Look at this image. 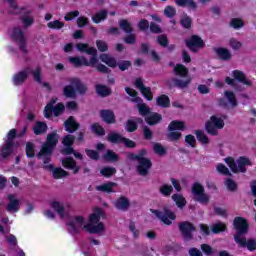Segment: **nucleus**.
I'll use <instances>...</instances> for the list:
<instances>
[{"label":"nucleus","instance_id":"f257e3e1","mask_svg":"<svg viewBox=\"0 0 256 256\" xmlns=\"http://www.w3.org/2000/svg\"><path fill=\"white\" fill-rule=\"evenodd\" d=\"M76 49L80 51V53H86L87 55H92L90 61L87 60L85 56H75L69 57V63H72L74 67H93L97 65L99 59H97V48L89 47L87 43H78L76 44Z\"/></svg>","mask_w":256,"mask_h":256},{"label":"nucleus","instance_id":"f03ea898","mask_svg":"<svg viewBox=\"0 0 256 256\" xmlns=\"http://www.w3.org/2000/svg\"><path fill=\"white\" fill-rule=\"evenodd\" d=\"M58 143L59 134H57V131L47 134L46 141L42 144L41 149L37 154V159H42L44 165L51 163V157H53V152Z\"/></svg>","mask_w":256,"mask_h":256},{"label":"nucleus","instance_id":"7ed1b4c3","mask_svg":"<svg viewBox=\"0 0 256 256\" xmlns=\"http://www.w3.org/2000/svg\"><path fill=\"white\" fill-rule=\"evenodd\" d=\"M105 213L102 208L96 207L93 210V213L90 214L88 218V223L85 224L82 229L91 235H97L99 233H103L105 231V224L101 221V217H103Z\"/></svg>","mask_w":256,"mask_h":256},{"label":"nucleus","instance_id":"20e7f679","mask_svg":"<svg viewBox=\"0 0 256 256\" xmlns=\"http://www.w3.org/2000/svg\"><path fill=\"white\" fill-rule=\"evenodd\" d=\"M128 159H130V161L138 162L136 171L139 175L142 177H147V175H149V169L153 167V162H151V159L147 158V149L142 148L139 150L138 154L129 153Z\"/></svg>","mask_w":256,"mask_h":256},{"label":"nucleus","instance_id":"39448f33","mask_svg":"<svg viewBox=\"0 0 256 256\" xmlns=\"http://www.w3.org/2000/svg\"><path fill=\"white\" fill-rule=\"evenodd\" d=\"M17 137V130L11 129L7 134V139L3 146L0 148V156L2 159H9L15 151V138Z\"/></svg>","mask_w":256,"mask_h":256},{"label":"nucleus","instance_id":"423d86ee","mask_svg":"<svg viewBox=\"0 0 256 256\" xmlns=\"http://www.w3.org/2000/svg\"><path fill=\"white\" fill-rule=\"evenodd\" d=\"M223 127H225V121L215 115H212L210 120L205 123V131L208 135H212V137H217L219 135L217 129H223Z\"/></svg>","mask_w":256,"mask_h":256},{"label":"nucleus","instance_id":"0eeeda50","mask_svg":"<svg viewBox=\"0 0 256 256\" xmlns=\"http://www.w3.org/2000/svg\"><path fill=\"white\" fill-rule=\"evenodd\" d=\"M150 213H153L159 221H161L164 225H173V221L177 219V215L175 212L171 211L168 207H163V212L157 209H150Z\"/></svg>","mask_w":256,"mask_h":256},{"label":"nucleus","instance_id":"6e6552de","mask_svg":"<svg viewBox=\"0 0 256 256\" xmlns=\"http://www.w3.org/2000/svg\"><path fill=\"white\" fill-rule=\"evenodd\" d=\"M234 229L236 233L234 235V241L241 239V235H247L249 233V221L241 216H236L233 220Z\"/></svg>","mask_w":256,"mask_h":256},{"label":"nucleus","instance_id":"1a4fd4ad","mask_svg":"<svg viewBox=\"0 0 256 256\" xmlns=\"http://www.w3.org/2000/svg\"><path fill=\"white\" fill-rule=\"evenodd\" d=\"M192 194L194 195V197H196V201H198V203H201V205H207V203L211 201L209 195L205 193V187H203L199 182H195L192 185Z\"/></svg>","mask_w":256,"mask_h":256},{"label":"nucleus","instance_id":"9d476101","mask_svg":"<svg viewBox=\"0 0 256 256\" xmlns=\"http://www.w3.org/2000/svg\"><path fill=\"white\" fill-rule=\"evenodd\" d=\"M185 45L192 53H199V49H204L205 41L199 35H192L185 40Z\"/></svg>","mask_w":256,"mask_h":256},{"label":"nucleus","instance_id":"9b49d317","mask_svg":"<svg viewBox=\"0 0 256 256\" xmlns=\"http://www.w3.org/2000/svg\"><path fill=\"white\" fill-rule=\"evenodd\" d=\"M178 229L184 239L191 241L193 239V232L197 231L195 224L189 221H183L178 224Z\"/></svg>","mask_w":256,"mask_h":256},{"label":"nucleus","instance_id":"f8f14e48","mask_svg":"<svg viewBox=\"0 0 256 256\" xmlns=\"http://www.w3.org/2000/svg\"><path fill=\"white\" fill-rule=\"evenodd\" d=\"M84 223L85 217L81 215L74 216L73 220L67 223L68 227H70L69 233L72 235H79V228L83 227Z\"/></svg>","mask_w":256,"mask_h":256},{"label":"nucleus","instance_id":"ddd939ff","mask_svg":"<svg viewBox=\"0 0 256 256\" xmlns=\"http://www.w3.org/2000/svg\"><path fill=\"white\" fill-rule=\"evenodd\" d=\"M31 71L30 67H26L24 70L19 71L18 73L13 75L12 82L13 85L19 87V85H23L29 79V72Z\"/></svg>","mask_w":256,"mask_h":256},{"label":"nucleus","instance_id":"4468645a","mask_svg":"<svg viewBox=\"0 0 256 256\" xmlns=\"http://www.w3.org/2000/svg\"><path fill=\"white\" fill-rule=\"evenodd\" d=\"M43 169L45 171H52V177L53 179H63V177L69 176V172L63 170V168H55L53 164H44Z\"/></svg>","mask_w":256,"mask_h":256},{"label":"nucleus","instance_id":"2eb2a0df","mask_svg":"<svg viewBox=\"0 0 256 256\" xmlns=\"http://www.w3.org/2000/svg\"><path fill=\"white\" fill-rule=\"evenodd\" d=\"M190 84L191 78H187L185 81L178 78H172L166 82L168 89H173V87H177L178 89H187Z\"/></svg>","mask_w":256,"mask_h":256},{"label":"nucleus","instance_id":"dca6fc26","mask_svg":"<svg viewBox=\"0 0 256 256\" xmlns=\"http://www.w3.org/2000/svg\"><path fill=\"white\" fill-rule=\"evenodd\" d=\"M62 166L64 169L73 171L74 175H77L81 169V167L77 165V161H75V159L71 156L62 159Z\"/></svg>","mask_w":256,"mask_h":256},{"label":"nucleus","instance_id":"f3484780","mask_svg":"<svg viewBox=\"0 0 256 256\" xmlns=\"http://www.w3.org/2000/svg\"><path fill=\"white\" fill-rule=\"evenodd\" d=\"M100 117L104 123H107V125H113L117 123L115 112H113L111 109L100 110Z\"/></svg>","mask_w":256,"mask_h":256},{"label":"nucleus","instance_id":"a211bd4d","mask_svg":"<svg viewBox=\"0 0 256 256\" xmlns=\"http://www.w3.org/2000/svg\"><path fill=\"white\" fill-rule=\"evenodd\" d=\"M235 243L239 244L240 247H247L248 251H256V240L253 238L242 237L237 239Z\"/></svg>","mask_w":256,"mask_h":256},{"label":"nucleus","instance_id":"6ab92c4d","mask_svg":"<svg viewBox=\"0 0 256 256\" xmlns=\"http://www.w3.org/2000/svg\"><path fill=\"white\" fill-rule=\"evenodd\" d=\"M114 207L118 211H129V207H131V202L128 200L125 196H120L116 201L114 202Z\"/></svg>","mask_w":256,"mask_h":256},{"label":"nucleus","instance_id":"aec40b11","mask_svg":"<svg viewBox=\"0 0 256 256\" xmlns=\"http://www.w3.org/2000/svg\"><path fill=\"white\" fill-rule=\"evenodd\" d=\"M65 131L67 133H75V131H78L79 127L81 125L75 120V117L70 116L68 119L64 122Z\"/></svg>","mask_w":256,"mask_h":256},{"label":"nucleus","instance_id":"412c9836","mask_svg":"<svg viewBox=\"0 0 256 256\" xmlns=\"http://www.w3.org/2000/svg\"><path fill=\"white\" fill-rule=\"evenodd\" d=\"M144 121L147 125L153 127L154 125H158V123H161V121H163V116L157 112H151L149 116H146L144 118Z\"/></svg>","mask_w":256,"mask_h":256},{"label":"nucleus","instance_id":"4be33fe9","mask_svg":"<svg viewBox=\"0 0 256 256\" xmlns=\"http://www.w3.org/2000/svg\"><path fill=\"white\" fill-rule=\"evenodd\" d=\"M9 203L6 206V211L9 213H17L19 211V199L15 198V195H8Z\"/></svg>","mask_w":256,"mask_h":256},{"label":"nucleus","instance_id":"5701e85b","mask_svg":"<svg viewBox=\"0 0 256 256\" xmlns=\"http://www.w3.org/2000/svg\"><path fill=\"white\" fill-rule=\"evenodd\" d=\"M214 52L220 61H231V57H233L231 51H229L227 48L218 47L214 49Z\"/></svg>","mask_w":256,"mask_h":256},{"label":"nucleus","instance_id":"b1692460","mask_svg":"<svg viewBox=\"0 0 256 256\" xmlns=\"http://www.w3.org/2000/svg\"><path fill=\"white\" fill-rule=\"evenodd\" d=\"M232 75L238 83H242L243 85H247L248 87H251L252 83L251 80L247 79V75L241 70H234L232 71Z\"/></svg>","mask_w":256,"mask_h":256},{"label":"nucleus","instance_id":"393cba45","mask_svg":"<svg viewBox=\"0 0 256 256\" xmlns=\"http://www.w3.org/2000/svg\"><path fill=\"white\" fill-rule=\"evenodd\" d=\"M177 7H186L188 11H197V2L195 0H174Z\"/></svg>","mask_w":256,"mask_h":256},{"label":"nucleus","instance_id":"a878e982","mask_svg":"<svg viewBox=\"0 0 256 256\" xmlns=\"http://www.w3.org/2000/svg\"><path fill=\"white\" fill-rule=\"evenodd\" d=\"M70 83L73 85V87H75V91H77L79 95H85V93H87V87L85 84L81 83L79 78H72Z\"/></svg>","mask_w":256,"mask_h":256},{"label":"nucleus","instance_id":"bb28decb","mask_svg":"<svg viewBox=\"0 0 256 256\" xmlns=\"http://www.w3.org/2000/svg\"><path fill=\"white\" fill-rule=\"evenodd\" d=\"M47 129H49V127L46 122L37 121L32 128V131L34 135H45V133H47Z\"/></svg>","mask_w":256,"mask_h":256},{"label":"nucleus","instance_id":"cd10ccee","mask_svg":"<svg viewBox=\"0 0 256 256\" xmlns=\"http://www.w3.org/2000/svg\"><path fill=\"white\" fill-rule=\"evenodd\" d=\"M156 105L162 109H168L171 107V99L166 94H161L156 98Z\"/></svg>","mask_w":256,"mask_h":256},{"label":"nucleus","instance_id":"c85d7f7f","mask_svg":"<svg viewBox=\"0 0 256 256\" xmlns=\"http://www.w3.org/2000/svg\"><path fill=\"white\" fill-rule=\"evenodd\" d=\"M124 139L125 137L117 132H110L107 135V141L113 145H119V143H123Z\"/></svg>","mask_w":256,"mask_h":256},{"label":"nucleus","instance_id":"c756f323","mask_svg":"<svg viewBox=\"0 0 256 256\" xmlns=\"http://www.w3.org/2000/svg\"><path fill=\"white\" fill-rule=\"evenodd\" d=\"M253 163H251V160L245 156H240L238 158V171L240 173H247V166H251Z\"/></svg>","mask_w":256,"mask_h":256},{"label":"nucleus","instance_id":"7c9ffc66","mask_svg":"<svg viewBox=\"0 0 256 256\" xmlns=\"http://www.w3.org/2000/svg\"><path fill=\"white\" fill-rule=\"evenodd\" d=\"M174 75H176V77H182L185 78L187 77V75H189V69L187 67H185V65L183 64H176L174 66Z\"/></svg>","mask_w":256,"mask_h":256},{"label":"nucleus","instance_id":"2f4dec72","mask_svg":"<svg viewBox=\"0 0 256 256\" xmlns=\"http://www.w3.org/2000/svg\"><path fill=\"white\" fill-rule=\"evenodd\" d=\"M108 15H109V11H107V9L100 10L94 16H92V21L96 25H99L101 21L107 20Z\"/></svg>","mask_w":256,"mask_h":256},{"label":"nucleus","instance_id":"473e14b6","mask_svg":"<svg viewBox=\"0 0 256 256\" xmlns=\"http://www.w3.org/2000/svg\"><path fill=\"white\" fill-rule=\"evenodd\" d=\"M100 59L102 63H105L108 67H112V69H115L118 65L117 60L109 56V54H101Z\"/></svg>","mask_w":256,"mask_h":256},{"label":"nucleus","instance_id":"72a5a7b5","mask_svg":"<svg viewBox=\"0 0 256 256\" xmlns=\"http://www.w3.org/2000/svg\"><path fill=\"white\" fill-rule=\"evenodd\" d=\"M185 129V122L181 120H173L168 125V131H183Z\"/></svg>","mask_w":256,"mask_h":256},{"label":"nucleus","instance_id":"f704fd0d","mask_svg":"<svg viewBox=\"0 0 256 256\" xmlns=\"http://www.w3.org/2000/svg\"><path fill=\"white\" fill-rule=\"evenodd\" d=\"M113 187H117V183L107 182L102 185L96 186V191H101L102 193H113Z\"/></svg>","mask_w":256,"mask_h":256},{"label":"nucleus","instance_id":"c9c22d12","mask_svg":"<svg viewBox=\"0 0 256 256\" xmlns=\"http://www.w3.org/2000/svg\"><path fill=\"white\" fill-rule=\"evenodd\" d=\"M50 207L54 209V211L58 213L61 218L65 217V206L63 203L59 201H52Z\"/></svg>","mask_w":256,"mask_h":256},{"label":"nucleus","instance_id":"e433bc0d","mask_svg":"<svg viewBox=\"0 0 256 256\" xmlns=\"http://www.w3.org/2000/svg\"><path fill=\"white\" fill-rule=\"evenodd\" d=\"M50 207L54 209V211L58 213L61 218L65 217V206L63 203L59 201H52Z\"/></svg>","mask_w":256,"mask_h":256},{"label":"nucleus","instance_id":"4c0bfd02","mask_svg":"<svg viewBox=\"0 0 256 256\" xmlns=\"http://www.w3.org/2000/svg\"><path fill=\"white\" fill-rule=\"evenodd\" d=\"M96 89V93L97 95H99V97H109V95H111V90L109 89V87L103 85V84H96L95 86Z\"/></svg>","mask_w":256,"mask_h":256},{"label":"nucleus","instance_id":"58836bf2","mask_svg":"<svg viewBox=\"0 0 256 256\" xmlns=\"http://www.w3.org/2000/svg\"><path fill=\"white\" fill-rule=\"evenodd\" d=\"M103 159L108 163H117V161H119V154L115 153L113 150H107L103 155Z\"/></svg>","mask_w":256,"mask_h":256},{"label":"nucleus","instance_id":"ea45409f","mask_svg":"<svg viewBox=\"0 0 256 256\" xmlns=\"http://www.w3.org/2000/svg\"><path fill=\"white\" fill-rule=\"evenodd\" d=\"M172 201L176 203L178 209H183L187 205V200L181 194H173Z\"/></svg>","mask_w":256,"mask_h":256},{"label":"nucleus","instance_id":"a19ab883","mask_svg":"<svg viewBox=\"0 0 256 256\" xmlns=\"http://www.w3.org/2000/svg\"><path fill=\"white\" fill-rule=\"evenodd\" d=\"M63 95H64V97H66L68 99H75V97H77V91L73 87V84L66 85L63 88Z\"/></svg>","mask_w":256,"mask_h":256},{"label":"nucleus","instance_id":"79ce46f5","mask_svg":"<svg viewBox=\"0 0 256 256\" xmlns=\"http://www.w3.org/2000/svg\"><path fill=\"white\" fill-rule=\"evenodd\" d=\"M30 14L31 10H27L25 15L21 16L20 18V21H22L25 29H27V27H31V25L35 23V19H33V17H29Z\"/></svg>","mask_w":256,"mask_h":256},{"label":"nucleus","instance_id":"37998d69","mask_svg":"<svg viewBox=\"0 0 256 256\" xmlns=\"http://www.w3.org/2000/svg\"><path fill=\"white\" fill-rule=\"evenodd\" d=\"M119 27L122 31H124V33H127V34L128 33H133V31H134L133 25L127 19L120 20L119 21Z\"/></svg>","mask_w":256,"mask_h":256},{"label":"nucleus","instance_id":"c03bdc74","mask_svg":"<svg viewBox=\"0 0 256 256\" xmlns=\"http://www.w3.org/2000/svg\"><path fill=\"white\" fill-rule=\"evenodd\" d=\"M194 135H196L197 141L201 143L202 145H209V137L205 135V131L203 130H196L194 132Z\"/></svg>","mask_w":256,"mask_h":256},{"label":"nucleus","instance_id":"a18cd8bd","mask_svg":"<svg viewBox=\"0 0 256 256\" xmlns=\"http://www.w3.org/2000/svg\"><path fill=\"white\" fill-rule=\"evenodd\" d=\"M115 173H117V169L115 167L104 166L100 170V175H102V177H106V179L113 177Z\"/></svg>","mask_w":256,"mask_h":256},{"label":"nucleus","instance_id":"49530a36","mask_svg":"<svg viewBox=\"0 0 256 256\" xmlns=\"http://www.w3.org/2000/svg\"><path fill=\"white\" fill-rule=\"evenodd\" d=\"M12 39L16 43H19L25 40V34L23 33V30H21L19 27L14 28L12 33Z\"/></svg>","mask_w":256,"mask_h":256},{"label":"nucleus","instance_id":"de8ad7c7","mask_svg":"<svg viewBox=\"0 0 256 256\" xmlns=\"http://www.w3.org/2000/svg\"><path fill=\"white\" fill-rule=\"evenodd\" d=\"M224 96L226 97L227 101L230 103L232 107H237V96H235V93L233 91L226 90L224 92Z\"/></svg>","mask_w":256,"mask_h":256},{"label":"nucleus","instance_id":"09e8293b","mask_svg":"<svg viewBox=\"0 0 256 256\" xmlns=\"http://www.w3.org/2000/svg\"><path fill=\"white\" fill-rule=\"evenodd\" d=\"M137 129H139V125L137 124V122L135 120L128 119L126 121L125 131H127V133H135V131H137Z\"/></svg>","mask_w":256,"mask_h":256},{"label":"nucleus","instance_id":"8fccbe9b","mask_svg":"<svg viewBox=\"0 0 256 256\" xmlns=\"http://www.w3.org/2000/svg\"><path fill=\"white\" fill-rule=\"evenodd\" d=\"M136 107L138 109L139 115H141L142 117H147L151 113V108L145 103L137 104Z\"/></svg>","mask_w":256,"mask_h":256},{"label":"nucleus","instance_id":"3c124183","mask_svg":"<svg viewBox=\"0 0 256 256\" xmlns=\"http://www.w3.org/2000/svg\"><path fill=\"white\" fill-rule=\"evenodd\" d=\"M91 131L94 132V134L97 135L98 137L105 136V128H103V126H101L99 122H95L91 125Z\"/></svg>","mask_w":256,"mask_h":256},{"label":"nucleus","instance_id":"603ef678","mask_svg":"<svg viewBox=\"0 0 256 256\" xmlns=\"http://www.w3.org/2000/svg\"><path fill=\"white\" fill-rule=\"evenodd\" d=\"M153 151L156 155H159V157H163L164 155H167V148L161 145V143L159 142L154 143Z\"/></svg>","mask_w":256,"mask_h":256},{"label":"nucleus","instance_id":"864d4df0","mask_svg":"<svg viewBox=\"0 0 256 256\" xmlns=\"http://www.w3.org/2000/svg\"><path fill=\"white\" fill-rule=\"evenodd\" d=\"M180 25L183 27V29H191V26L193 25V19L191 16L185 14L181 19H180Z\"/></svg>","mask_w":256,"mask_h":256},{"label":"nucleus","instance_id":"5fc2aeb1","mask_svg":"<svg viewBox=\"0 0 256 256\" xmlns=\"http://www.w3.org/2000/svg\"><path fill=\"white\" fill-rule=\"evenodd\" d=\"M159 193L163 195V197H171V194L173 193V186L168 184H163L159 188Z\"/></svg>","mask_w":256,"mask_h":256},{"label":"nucleus","instance_id":"6e6d98bb","mask_svg":"<svg viewBox=\"0 0 256 256\" xmlns=\"http://www.w3.org/2000/svg\"><path fill=\"white\" fill-rule=\"evenodd\" d=\"M150 25H151V23H149V20H147L145 18L140 19L137 23V27H138L139 31H141L142 33L149 31Z\"/></svg>","mask_w":256,"mask_h":256},{"label":"nucleus","instance_id":"4d7b16f0","mask_svg":"<svg viewBox=\"0 0 256 256\" xmlns=\"http://www.w3.org/2000/svg\"><path fill=\"white\" fill-rule=\"evenodd\" d=\"M25 151H26V157L28 159H33V157H35V144L33 142H27Z\"/></svg>","mask_w":256,"mask_h":256},{"label":"nucleus","instance_id":"13d9d810","mask_svg":"<svg viewBox=\"0 0 256 256\" xmlns=\"http://www.w3.org/2000/svg\"><path fill=\"white\" fill-rule=\"evenodd\" d=\"M156 43H158V45L163 48L169 47V38H167V34L158 35L156 37Z\"/></svg>","mask_w":256,"mask_h":256},{"label":"nucleus","instance_id":"bf43d9fd","mask_svg":"<svg viewBox=\"0 0 256 256\" xmlns=\"http://www.w3.org/2000/svg\"><path fill=\"white\" fill-rule=\"evenodd\" d=\"M76 137L73 134H67L62 139L64 147H73Z\"/></svg>","mask_w":256,"mask_h":256},{"label":"nucleus","instance_id":"052dcab7","mask_svg":"<svg viewBox=\"0 0 256 256\" xmlns=\"http://www.w3.org/2000/svg\"><path fill=\"white\" fill-rule=\"evenodd\" d=\"M224 231H227V225L223 222L215 223L212 226V233L214 234L223 233Z\"/></svg>","mask_w":256,"mask_h":256},{"label":"nucleus","instance_id":"680f3d73","mask_svg":"<svg viewBox=\"0 0 256 256\" xmlns=\"http://www.w3.org/2000/svg\"><path fill=\"white\" fill-rule=\"evenodd\" d=\"M65 113V104L59 102L55 106H53V115L54 117H59Z\"/></svg>","mask_w":256,"mask_h":256},{"label":"nucleus","instance_id":"e2e57ef3","mask_svg":"<svg viewBox=\"0 0 256 256\" xmlns=\"http://www.w3.org/2000/svg\"><path fill=\"white\" fill-rule=\"evenodd\" d=\"M225 163H227L232 173H239V168L237 166V163L235 162V159H233V157H227L225 159Z\"/></svg>","mask_w":256,"mask_h":256},{"label":"nucleus","instance_id":"0e129e2a","mask_svg":"<svg viewBox=\"0 0 256 256\" xmlns=\"http://www.w3.org/2000/svg\"><path fill=\"white\" fill-rule=\"evenodd\" d=\"M148 29H150V33L153 35H161V33H163V28H161V26L156 22H150Z\"/></svg>","mask_w":256,"mask_h":256},{"label":"nucleus","instance_id":"69168bd1","mask_svg":"<svg viewBox=\"0 0 256 256\" xmlns=\"http://www.w3.org/2000/svg\"><path fill=\"white\" fill-rule=\"evenodd\" d=\"M225 186L227 187L228 191H231V192H235L238 189L237 182L232 178L226 179Z\"/></svg>","mask_w":256,"mask_h":256},{"label":"nucleus","instance_id":"338daca9","mask_svg":"<svg viewBox=\"0 0 256 256\" xmlns=\"http://www.w3.org/2000/svg\"><path fill=\"white\" fill-rule=\"evenodd\" d=\"M216 171L220 173V175H226L227 177H231V172L229 171V168L225 166L223 163H219L216 167Z\"/></svg>","mask_w":256,"mask_h":256},{"label":"nucleus","instance_id":"774afa93","mask_svg":"<svg viewBox=\"0 0 256 256\" xmlns=\"http://www.w3.org/2000/svg\"><path fill=\"white\" fill-rule=\"evenodd\" d=\"M48 28L49 29H63V27H65V23L64 22H61L59 20H54V21H51L47 24Z\"/></svg>","mask_w":256,"mask_h":256}]
</instances>
